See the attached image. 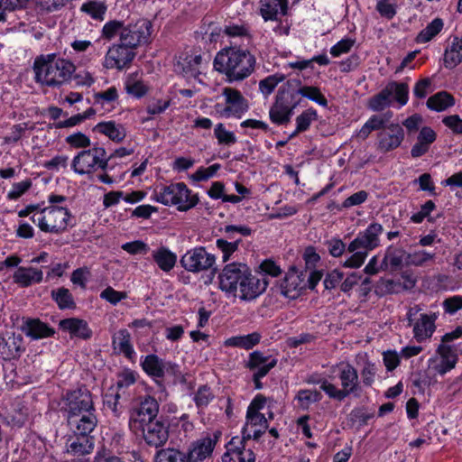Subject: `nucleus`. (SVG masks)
<instances>
[{
  "label": "nucleus",
  "mask_w": 462,
  "mask_h": 462,
  "mask_svg": "<svg viewBox=\"0 0 462 462\" xmlns=\"http://www.w3.org/2000/svg\"><path fill=\"white\" fill-rule=\"evenodd\" d=\"M300 99L298 98L296 91H279L276 96V100L273 105H280L282 110H285L291 114H293V110L300 104Z\"/></svg>",
  "instance_id": "nucleus-40"
},
{
  "label": "nucleus",
  "mask_w": 462,
  "mask_h": 462,
  "mask_svg": "<svg viewBox=\"0 0 462 462\" xmlns=\"http://www.w3.org/2000/svg\"><path fill=\"white\" fill-rule=\"evenodd\" d=\"M94 462H125V460L116 455L111 454L105 447L98 448L94 456Z\"/></svg>",
  "instance_id": "nucleus-64"
},
{
  "label": "nucleus",
  "mask_w": 462,
  "mask_h": 462,
  "mask_svg": "<svg viewBox=\"0 0 462 462\" xmlns=\"http://www.w3.org/2000/svg\"><path fill=\"white\" fill-rule=\"evenodd\" d=\"M140 365L143 371L157 384H162L166 377H172L175 380L181 375L177 364L162 359L155 354L142 356Z\"/></svg>",
  "instance_id": "nucleus-10"
},
{
  "label": "nucleus",
  "mask_w": 462,
  "mask_h": 462,
  "mask_svg": "<svg viewBox=\"0 0 462 462\" xmlns=\"http://www.w3.org/2000/svg\"><path fill=\"white\" fill-rule=\"evenodd\" d=\"M120 398L119 393H107L104 395V406L111 411L115 417H119L122 413V407L119 403Z\"/></svg>",
  "instance_id": "nucleus-55"
},
{
  "label": "nucleus",
  "mask_w": 462,
  "mask_h": 462,
  "mask_svg": "<svg viewBox=\"0 0 462 462\" xmlns=\"http://www.w3.org/2000/svg\"><path fill=\"white\" fill-rule=\"evenodd\" d=\"M455 104L454 97L446 91H440L430 97L427 100V106L438 112L444 111Z\"/></svg>",
  "instance_id": "nucleus-37"
},
{
  "label": "nucleus",
  "mask_w": 462,
  "mask_h": 462,
  "mask_svg": "<svg viewBox=\"0 0 462 462\" xmlns=\"http://www.w3.org/2000/svg\"><path fill=\"white\" fill-rule=\"evenodd\" d=\"M306 276L307 273L300 272L294 267L291 268L281 282V293L288 299L298 298L307 287Z\"/></svg>",
  "instance_id": "nucleus-21"
},
{
  "label": "nucleus",
  "mask_w": 462,
  "mask_h": 462,
  "mask_svg": "<svg viewBox=\"0 0 462 462\" xmlns=\"http://www.w3.org/2000/svg\"><path fill=\"white\" fill-rule=\"evenodd\" d=\"M109 157L102 146H93L75 156L71 167L79 175L89 174L97 170H104Z\"/></svg>",
  "instance_id": "nucleus-11"
},
{
  "label": "nucleus",
  "mask_w": 462,
  "mask_h": 462,
  "mask_svg": "<svg viewBox=\"0 0 462 462\" xmlns=\"http://www.w3.org/2000/svg\"><path fill=\"white\" fill-rule=\"evenodd\" d=\"M383 232L381 224L374 222L360 231L356 238L350 242L347 251L352 254L342 265L346 268H359L365 263L369 252L380 245V236Z\"/></svg>",
  "instance_id": "nucleus-3"
},
{
  "label": "nucleus",
  "mask_w": 462,
  "mask_h": 462,
  "mask_svg": "<svg viewBox=\"0 0 462 462\" xmlns=\"http://www.w3.org/2000/svg\"><path fill=\"white\" fill-rule=\"evenodd\" d=\"M238 437H235L229 442L230 450L233 452H236L239 455V462H254L255 455L252 449H246L245 448V442H240Z\"/></svg>",
  "instance_id": "nucleus-45"
},
{
  "label": "nucleus",
  "mask_w": 462,
  "mask_h": 462,
  "mask_svg": "<svg viewBox=\"0 0 462 462\" xmlns=\"http://www.w3.org/2000/svg\"><path fill=\"white\" fill-rule=\"evenodd\" d=\"M277 365V359L272 356H265L260 351L249 354L245 366L258 377H264Z\"/></svg>",
  "instance_id": "nucleus-25"
},
{
  "label": "nucleus",
  "mask_w": 462,
  "mask_h": 462,
  "mask_svg": "<svg viewBox=\"0 0 462 462\" xmlns=\"http://www.w3.org/2000/svg\"><path fill=\"white\" fill-rule=\"evenodd\" d=\"M217 435H207L193 442L185 452V458L187 462H202L207 457H210L214 448L217 442Z\"/></svg>",
  "instance_id": "nucleus-20"
},
{
  "label": "nucleus",
  "mask_w": 462,
  "mask_h": 462,
  "mask_svg": "<svg viewBox=\"0 0 462 462\" xmlns=\"http://www.w3.org/2000/svg\"><path fill=\"white\" fill-rule=\"evenodd\" d=\"M152 23L146 19H138L134 23L125 25L121 33V42L127 47L136 49L151 42Z\"/></svg>",
  "instance_id": "nucleus-14"
},
{
  "label": "nucleus",
  "mask_w": 462,
  "mask_h": 462,
  "mask_svg": "<svg viewBox=\"0 0 462 462\" xmlns=\"http://www.w3.org/2000/svg\"><path fill=\"white\" fill-rule=\"evenodd\" d=\"M152 257L158 267L165 272H171L177 263V254L166 246H160L152 252Z\"/></svg>",
  "instance_id": "nucleus-32"
},
{
  "label": "nucleus",
  "mask_w": 462,
  "mask_h": 462,
  "mask_svg": "<svg viewBox=\"0 0 462 462\" xmlns=\"http://www.w3.org/2000/svg\"><path fill=\"white\" fill-rule=\"evenodd\" d=\"M381 134L389 137L388 144H401L404 138V131L398 124H391L389 126H385Z\"/></svg>",
  "instance_id": "nucleus-52"
},
{
  "label": "nucleus",
  "mask_w": 462,
  "mask_h": 462,
  "mask_svg": "<svg viewBox=\"0 0 462 462\" xmlns=\"http://www.w3.org/2000/svg\"><path fill=\"white\" fill-rule=\"evenodd\" d=\"M159 403L155 398L146 395L130 411L129 427L132 430L157 420Z\"/></svg>",
  "instance_id": "nucleus-16"
},
{
  "label": "nucleus",
  "mask_w": 462,
  "mask_h": 462,
  "mask_svg": "<svg viewBox=\"0 0 462 462\" xmlns=\"http://www.w3.org/2000/svg\"><path fill=\"white\" fill-rule=\"evenodd\" d=\"M138 377V374L131 369H124L117 375L116 388L118 390L128 388L133 385Z\"/></svg>",
  "instance_id": "nucleus-57"
},
{
  "label": "nucleus",
  "mask_w": 462,
  "mask_h": 462,
  "mask_svg": "<svg viewBox=\"0 0 462 462\" xmlns=\"http://www.w3.org/2000/svg\"><path fill=\"white\" fill-rule=\"evenodd\" d=\"M420 305L411 307L407 311L408 325L412 327L413 337L417 342L421 343L430 338L435 332V322L438 315L432 313H422Z\"/></svg>",
  "instance_id": "nucleus-12"
},
{
  "label": "nucleus",
  "mask_w": 462,
  "mask_h": 462,
  "mask_svg": "<svg viewBox=\"0 0 462 462\" xmlns=\"http://www.w3.org/2000/svg\"><path fill=\"white\" fill-rule=\"evenodd\" d=\"M23 331L27 337L34 340L50 337L55 333L53 328L39 319H26L23 326Z\"/></svg>",
  "instance_id": "nucleus-29"
},
{
  "label": "nucleus",
  "mask_w": 462,
  "mask_h": 462,
  "mask_svg": "<svg viewBox=\"0 0 462 462\" xmlns=\"http://www.w3.org/2000/svg\"><path fill=\"white\" fill-rule=\"evenodd\" d=\"M61 411L66 418L95 411L92 393L86 386L67 391L61 397Z\"/></svg>",
  "instance_id": "nucleus-13"
},
{
  "label": "nucleus",
  "mask_w": 462,
  "mask_h": 462,
  "mask_svg": "<svg viewBox=\"0 0 462 462\" xmlns=\"http://www.w3.org/2000/svg\"><path fill=\"white\" fill-rule=\"evenodd\" d=\"M318 117L317 111L313 108H309L302 112L296 117V132L306 131L312 121Z\"/></svg>",
  "instance_id": "nucleus-53"
},
{
  "label": "nucleus",
  "mask_w": 462,
  "mask_h": 462,
  "mask_svg": "<svg viewBox=\"0 0 462 462\" xmlns=\"http://www.w3.org/2000/svg\"><path fill=\"white\" fill-rule=\"evenodd\" d=\"M75 70L76 67L71 61L58 58L54 53L40 55L33 62L35 81L51 88H60L68 83Z\"/></svg>",
  "instance_id": "nucleus-2"
},
{
  "label": "nucleus",
  "mask_w": 462,
  "mask_h": 462,
  "mask_svg": "<svg viewBox=\"0 0 462 462\" xmlns=\"http://www.w3.org/2000/svg\"><path fill=\"white\" fill-rule=\"evenodd\" d=\"M125 90L129 95L140 98L147 93L148 88L140 80H127Z\"/></svg>",
  "instance_id": "nucleus-62"
},
{
  "label": "nucleus",
  "mask_w": 462,
  "mask_h": 462,
  "mask_svg": "<svg viewBox=\"0 0 462 462\" xmlns=\"http://www.w3.org/2000/svg\"><path fill=\"white\" fill-rule=\"evenodd\" d=\"M202 62L200 54L192 52L181 53L176 58L173 64L174 72L186 79H196L199 74V66Z\"/></svg>",
  "instance_id": "nucleus-23"
},
{
  "label": "nucleus",
  "mask_w": 462,
  "mask_h": 462,
  "mask_svg": "<svg viewBox=\"0 0 462 462\" xmlns=\"http://www.w3.org/2000/svg\"><path fill=\"white\" fill-rule=\"evenodd\" d=\"M288 0H261L260 14L264 21H278L279 15H285Z\"/></svg>",
  "instance_id": "nucleus-31"
},
{
  "label": "nucleus",
  "mask_w": 462,
  "mask_h": 462,
  "mask_svg": "<svg viewBox=\"0 0 462 462\" xmlns=\"http://www.w3.org/2000/svg\"><path fill=\"white\" fill-rule=\"evenodd\" d=\"M51 296L55 302L58 304L59 308L61 310L72 309L75 307L72 294L68 289L64 287L52 291Z\"/></svg>",
  "instance_id": "nucleus-46"
},
{
  "label": "nucleus",
  "mask_w": 462,
  "mask_h": 462,
  "mask_svg": "<svg viewBox=\"0 0 462 462\" xmlns=\"http://www.w3.org/2000/svg\"><path fill=\"white\" fill-rule=\"evenodd\" d=\"M285 79L283 74L276 73L271 75L259 82V89L263 95H270L276 86Z\"/></svg>",
  "instance_id": "nucleus-51"
},
{
  "label": "nucleus",
  "mask_w": 462,
  "mask_h": 462,
  "mask_svg": "<svg viewBox=\"0 0 462 462\" xmlns=\"http://www.w3.org/2000/svg\"><path fill=\"white\" fill-rule=\"evenodd\" d=\"M462 62V37H454L449 48L444 54V64L446 68L453 69Z\"/></svg>",
  "instance_id": "nucleus-36"
},
{
  "label": "nucleus",
  "mask_w": 462,
  "mask_h": 462,
  "mask_svg": "<svg viewBox=\"0 0 462 462\" xmlns=\"http://www.w3.org/2000/svg\"><path fill=\"white\" fill-rule=\"evenodd\" d=\"M90 276V271L88 267H81L74 270L71 273L70 281L73 284L85 289Z\"/></svg>",
  "instance_id": "nucleus-63"
},
{
  "label": "nucleus",
  "mask_w": 462,
  "mask_h": 462,
  "mask_svg": "<svg viewBox=\"0 0 462 462\" xmlns=\"http://www.w3.org/2000/svg\"><path fill=\"white\" fill-rule=\"evenodd\" d=\"M297 95H300L304 97L309 98L311 101L316 102L321 106L327 107L328 106V100L327 98L321 94L320 90L317 87L313 86H305L300 88L297 91Z\"/></svg>",
  "instance_id": "nucleus-47"
},
{
  "label": "nucleus",
  "mask_w": 462,
  "mask_h": 462,
  "mask_svg": "<svg viewBox=\"0 0 462 462\" xmlns=\"http://www.w3.org/2000/svg\"><path fill=\"white\" fill-rule=\"evenodd\" d=\"M215 398L210 387L208 385L199 386L194 393L192 400L199 409L207 407Z\"/></svg>",
  "instance_id": "nucleus-48"
},
{
  "label": "nucleus",
  "mask_w": 462,
  "mask_h": 462,
  "mask_svg": "<svg viewBox=\"0 0 462 462\" xmlns=\"http://www.w3.org/2000/svg\"><path fill=\"white\" fill-rule=\"evenodd\" d=\"M97 129L116 143L123 141L125 137V128L114 122L100 123L97 125Z\"/></svg>",
  "instance_id": "nucleus-39"
},
{
  "label": "nucleus",
  "mask_w": 462,
  "mask_h": 462,
  "mask_svg": "<svg viewBox=\"0 0 462 462\" xmlns=\"http://www.w3.org/2000/svg\"><path fill=\"white\" fill-rule=\"evenodd\" d=\"M436 253L426 250H417L408 254L407 263L411 265L421 267L435 261Z\"/></svg>",
  "instance_id": "nucleus-44"
},
{
  "label": "nucleus",
  "mask_w": 462,
  "mask_h": 462,
  "mask_svg": "<svg viewBox=\"0 0 462 462\" xmlns=\"http://www.w3.org/2000/svg\"><path fill=\"white\" fill-rule=\"evenodd\" d=\"M100 298L116 306L122 300L127 298V293L125 291H116L111 286H108L101 291Z\"/></svg>",
  "instance_id": "nucleus-60"
},
{
  "label": "nucleus",
  "mask_w": 462,
  "mask_h": 462,
  "mask_svg": "<svg viewBox=\"0 0 462 462\" xmlns=\"http://www.w3.org/2000/svg\"><path fill=\"white\" fill-rule=\"evenodd\" d=\"M134 431H141L145 442L154 447L162 446L169 437L167 428L158 420L149 422Z\"/></svg>",
  "instance_id": "nucleus-26"
},
{
  "label": "nucleus",
  "mask_w": 462,
  "mask_h": 462,
  "mask_svg": "<svg viewBox=\"0 0 462 462\" xmlns=\"http://www.w3.org/2000/svg\"><path fill=\"white\" fill-rule=\"evenodd\" d=\"M402 261L403 259L401 253L388 251L381 263V268L382 270H387L390 267L393 270H396L402 266Z\"/></svg>",
  "instance_id": "nucleus-56"
},
{
  "label": "nucleus",
  "mask_w": 462,
  "mask_h": 462,
  "mask_svg": "<svg viewBox=\"0 0 462 462\" xmlns=\"http://www.w3.org/2000/svg\"><path fill=\"white\" fill-rule=\"evenodd\" d=\"M458 360L456 345L439 344L434 356L427 362L426 374L430 380L444 376L455 368Z\"/></svg>",
  "instance_id": "nucleus-9"
},
{
  "label": "nucleus",
  "mask_w": 462,
  "mask_h": 462,
  "mask_svg": "<svg viewBox=\"0 0 462 462\" xmlns=\"http://www.w3.org/2000/svg\"><path fill=\"white\" fill-rule=\"evenodd\" d=\"M435 208V203L432 200L426 201L423 205H421L420 209L418 212L413 213L411 216V221L415 224H420L426 218H428L430 221L429 217Z\"/></svg>",
  "instance_id": "nucleus-59"
},
{
  "label": "nucleus",
  "mask_w": 462,
  "mask_h": 462,
  "mask_svg": "<svg viewBox=\"0 0 462 462\" xmlns=\"http://www.w3.org/2000/svg\"><path fill=\"white\" fill-rule=\"evenodd\" d=\"M321 398V393L317 390L301 389L297 393L295 401L300 408L308 410L311 404L319 402Z\"/></svg>",
  "instance_id": "nucleus-42"
},
{
  "label": "nucleus",
  "mask_w": 462,
  "mask_h": 462,
  "mask_svg": "<svg viewBox=\"0 0 462 462\" xmlns=\"http://www.w3.org/2000/svg\"><path fill=\"white\" fill-rule=\"evenodd\" d=\"M152 199L167 207H175L180 212L195 208L199 200L198 194L184 182H171L156 187Z\"/></svg>",
  "instance_id": "nucleus-4"
},
{
  "label": "nucleus",
  "mask_w": 462,
  "mask_h": 462,
  "mask_svg": "<svg viewBox=\"0 0 462 462\" xmlns=\"http://www.w3.org/2000/svg\"><path fill=\"white\" fill-rule=\"evenodd\" d=\"M248 270V266L244 263L226 264L218 276L219 288L226 293L235 295Z\"/></svg>",
  "instance_id": "nucleus-18"
},
{
  "label": "nucleus",
  "mask_w": 462,
  "mask_h": 462,
  "mask_svg": "<svg viewBox=\"0 0 462 462\" xmlns=\"http://www.w3.org/2000/svg\"><path fill=\"white\" fill-rule=\"evenodd\" d=\"M107 10V5L104 1L89 0L84 3L80 11L89 15L92 19L97 21H103Z\"/></svg>",
  "instance_id": "nucleus-38"
},
{
  "label": "nucleus",
  "mask_w": 462,
  "mask_h": 462,
  "mask_svg": "<svg viewBox=\"0 0 462 462\" xmlns=\"http://www.w3.org/2000/svg\"><path fill=\"white\" fill-rule=\"evenodd\" d=\"M270 119L273 123L277 125H284L290 122L292 114L282 110L280 105H273L270 111Z\"/></svg>",
  "instance_id": "nucleus-58"
},
{
  "label": "nucleus",
  "mask_w": 462,
  "mask_h": 462,
  "mask_svg": "<svg viewBox=\"0 0 462 462\" xmlns=\"http://www.w3.org/2000/svg\"><path fill=\"white\" fill-rule=\"evenodd\" d=\"M240 242L241 239H235L232 242H228L222 238L216 241V245L221 251L224 262L228 261L230 256L237 250Z\"/></svg>",
  "instance_id": "nucleus-54"
},
{
  "label": "nucleus",
  "mask_w": 462,
  "mask_h": 462,
  "mask_svg": "<svg viewBox=\"0 0 462 462\" xmlns=\"http://www.w3.org/2000/svg\"><path fill=\"white\" fill-rule=\"evenodd\" d=\"M154 462H187L185 452L178 448H167L158 450L154 457Z\"/></svg>",
  "instance_id": "nucleus-43"
},
{
  "label": "nucleus",
  "mask_w": 462,
  "mask_h": 462,
  "mask_svg": "<svg viewBox=\"0 0 462 462\" xmlns=\"http://www.w3.org/2000/svg\"><path fill=\"white\" fill-rule=\"evenodd\" d=\"M331 373L337 374L341 388H337L332 383H330V385H326L329 398L341 402L351 394H357L360 391L357 371L348 362H339L332 365Z\"/></svg>",
  "instance_id": "nucleus-7"
},
{
  "label": "nucleus",
  "mask_w": 462,
  "mask_h": 462,
  "mask_svg": "<svg viewBox=\"0 0 462 462\" xmlns=\"http://www.w3.org/2000/svg\"><path fill=\"white\" fill-rule=\"evenodd\" d=\"M443 25L444 23L442 19L435 18L426 26V28L420 32L416 37V42L426 43L430 42L441 32Z\"/></svg>",
  "instance_id": "nucleus-41"
},
{
  "label": "nucleus",
  "mask_w": 462,
  "mask_h": 462,
  "mask_svg": "<svg viewBox=\"0 0 462 462\" xmlns=\"http://www.w3.org/2000/svg\"><path fill=\"white\" fill-rule=\"evenodd\" d=\"M95 447L93 436L69 437L66 443V452L72 456H86L92 453Z\"/></svg>",
  "instance_id": "nucleus-27"
},
{
  "label": "nucleus",
  "mask_w": 462,
  "mask_h": 462,
  "mask_svg": "<svg viewBox=\"0 0 462 462\" xmlns=\"http://www.w3.org/2000/svg\"><path fill=\"white\" fill-rule=\"evenodd\" d=\"M121 247L130 254H146L150 251L149 245L141 240L125 243Z\"/></svg>",
  "instance_id": "nucleus-61"
},
{
  "label": "nucleus",
  "mask_w": 462,
  "mask_h": 462,
  "mask_svg": "<svg viewBox=\"0 0 462 462\" xmlns=\"http://www.w3.org/2000/svg\"><path fill=\"white\" fill-rule=\"evenodd\" d=\"M216 257L203 246L188 250L180 258L181 266L190 273H200L213 267Z\"/></svg>",
  "instance_id": "nucleus-17"
},
{
  "label": "nucleus",
  "mask_w": 462,
  "mask_h": 462,
  "mask_svg": "<svg viewBox=\"0 0 462 462\" xmlns=\"http://www.w3.org/2000/svg\"><path fill=\"white\" fill-rule=\"evenodd\" d=\"M261 338L262 336L260 333L253 332L247 335L231 337L225 340L224 345L226 346L240 347L249 350L259 344Z\"/></svg>",
  "instance_id": "nucleus-35"
},
{
  "label": "nucleus",
  "mask_w": 462,
  "mask_h": 462,
  "mask_svg": "<svg viewBox=\"0 0 462 462\" xmlns=\"http://www.w3.org/2000/svg\"><path fill=\"white\" fill-rule=\"evenodd\" d=\"M409 99V87L405 82L390 81L376 95L368 101V107L375 112L383 111L389 107L393 100H395L401 106L407 104Z\"/></svg>",
  "instance_id": "nucleus-8"
},
{
  "label": "nucleus",
  "mask_w": 462,
  "mask_h": 462,
  "mask_svg": "<svg viewBox=\"0 0 462 462\" xmlns=\"http://www.w3.org/2000/svg\"><path fill=\"white\" fill-rule=\"evenodd\" d=\"M22 350V337L14 335L6 338L0 337V357L4 360H11L19 356Z\"/></svg>",
  "instance_id": "nucleus-33"
},
{
  "label": "nucleus",
  "mask_w": 462,
  "mask_h": 462,
  "mask_svg": "<svg viewBox=\"0 0 462 462\" xmlns=\"http://www.w3.org/2000/svg\"><path fill=\"white\" fill-rule=\"evenodd\" d=\"M242 281L238 289L240 292L239 298L245 301H250L259 297L265 291L269 283L264 276L253 275L250 269Z\"/></svg>",
  "instance_id": "nucleus-22"
},
{
  "label": "nucleus",
  "mask_w": 462,
  "mask_h": 462,
  "mask_svg": "<svg viewBox=\"0 0 462 462\" xmlns=\"http://www.w3.org/2000/svg\"><path fill=\"white\" fill-rule=\"evenodd\" d=\"M222 97L225 100L224 105H217V111L222 116L241 118L249 109L248 100L236 88L231 87L223 88Z\"/></svg>",
  "instance_id": "nucleus-15"
},
{
  "label": "nucleus",
  "mask_w": 462,
  "mask_h": 462,
  "mask_svg": "<svg viewBox=\"0 0 462 462\" xmlns=\"http://www.w3.org/2000/svg\"><path fill=\"white\" fill-rule=\"evenodd\" d=\"M72 218L69 209L63 206H48L31 216V220L41 231L51 234L65 232Z\"/></svg>",
  "instance_id": "nucleus-6"
},
{
  "label": "nucleus",
  "mask_w": 462,
  "mask_h": 462,
  "mask_svg": "<svg viewBox=\"0 0 462 462\" xmlns=\"http://www.w3.org/2000/svg\"><path fill=\"white\" fill-rule=\"evenodd\" d=\"M125 27V23L123 21L112 20L106 23L102 28V36L111 41L116 36L119 35V41L121 42V33Z\"/></svg>",
  "instance_id": "nucleus-49"
},
{
  "label": "nucleus",
  "mask_w": 462,
  "mask_h": 462,
  "mask_svg": "<svg viewBox=\"0 0 462 462\" xmlns=\"http://www.w3.org/2000/svg\"><path fill=\"white\" fill-rule=\"evenodd\" d=\"M66 420L75 436H91L90 434L97 425L96 410L68 416Z\"/></svg>",
  "instance_id": "nucleus-24"
},
{
  "label": "nucleus",
  "mask_w": 462,
  "mask_h": 462,
  "mask_svg": "<svg viewBox=\"0 0 462 462\" xmlns=\"http://www.w3.org/2000/svg\"><path fill=\"white\" fill-rule=\"evenodd\" d=\"M14 282L21 287H29L41 283L43 281V273L41 269L32 266L17 267L13 274Z\"/></svg>",
  "instance_id": "nucleus-28"
},
{
  "label": "nucleus",
  "mask_w": 462,
  "mask_h": 462,
  "mask_svg": "<svg viewBox=\"0 0 462 462\" xmlns=\"http://www.w3.org/2000/svg\"><path fill=\"white\" fill-rule=\"evenodd\" d=\"M256 65L255 56L247 49L226 47L215 56V70L226 77L228 83L241 82L250 77Z\"/></svg>",
  "instance_id": "nucleus-1"
},
{
  "label": "nucleus",
  "mask_w": 462,
  "mask_h": 462,
  "mask_svg": "<svg viewBox=\"0 0 462 462\" xmlns=\"http://www.w3.org/2000/svg\"><path fill=\"white\" fill-rule=\"evenodd\" d=\"M135 49L127 47L123 42L113 44L107 51L104 60L106 69H117L119 70L128 67L135 58Z\"/></svg>",
  "instance_id": "nucleus-19"
},
{
  "label": "nucleus",
  "mask_w": 462,
  "mask_h": 462,
  "mask_svg": "<svg viewBox=\"0 0 462 462\" xmlns=\"http://www.w3.org/2000/svg\"><path fill=\"white\" fill-rule=\"evenodd\" d=\"M267 402L268 398L257 394L249 403L246 409L245 421L241 430V443L249 439L258 440L268 430V419L261 412L265 408Z\"/></svg>",
  "instance_id": "nucleus-5"
},
{
  "label": "nucleus",
  "mask_w": 462,
  "mask_h": 462,
  "mask_svg": "<svg viewBox=\"0 0 462 462\" xmlns=\"http://www.w3.org/2000/svg\"><path fill=\"white\" fill-rule=\"evenodd\" d=\"M220 168L221 166L218 163H214L208 167H199L190 175L189 179L195 182L207 181L214 177Z\"/></svg>",
  "instance_id": "nucleus-50"
},
{
  "label": "nucleus",
  "mask_w": 462,
  "mask_h": 462,
  "mask_svg": "<svg viewBox=\"0 0 462 462\" xmlns=\"http://www.w3.org/2000/svg\"><path fill=\"white\" fill-rule=\"evenodd\" d=\"M59 326L60 329L69 333L71 337L88 339L92 335V331L88 323L80 319L69 318L61 319Z\"/></svg>",
  "instance_id": "nucleus-30"
},
{
  "label": "nucleus",
  "mask_w": 462,
  "mask_h": 462,
  "mask_svg": "<svg viewBox=\"0 0 462 462\" xmlns=\"http://www.w3.org/2000/svg\"><path fill=\"white\" fill-rule=\"evenodd\" d=\"M115 349L124 354L129 360H133L136 353L131 344V337L126 329H120L113 337Z\"/></svg>",
  "instance_id": "nucleus-34"
}]
</instances>
